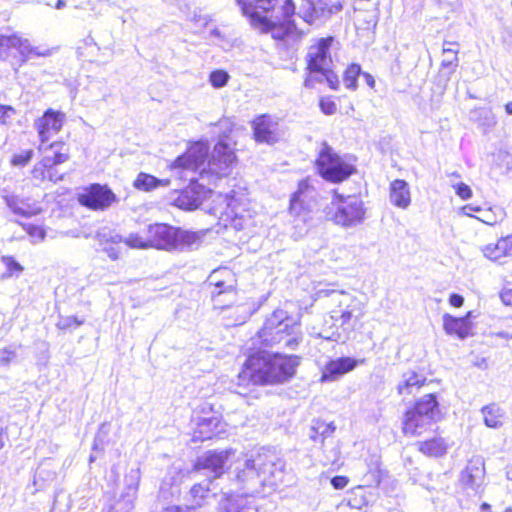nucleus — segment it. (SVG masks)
<instances>
[{
  "mask_svg": "<svg viewBox=\"0 0 512 512\" xmlns=\"http://www.w3.org/2000/svg\"><path fill=\"white\" fill-rule=\"evenodd\" d=\"M242 15L252 29L271 34L276 40L294 43L302 37L292 20L295 14L293 0H236Z\"/></svg>",
  "mask_w": 512,
  "mask_h": 512,
  "instance_id": "1",
  "label": "nucleus"
},
{
  "mask_svg": "<svg viewBox=\"0 0 512 512\" xmlns=\"http://www.w3.org/2000/svg\"><path fill=\"white\" fill-rule=\"evenodd\" d=\"M209 146L206 142L192 144L186 152L171 164V170H183L186 174H198L199 179L208 184L227 176L235 161L233 150L225 143H217L208 158Z\"/></svg>",
  "mask_w": 512,
  "mask_h": 512,
  "instance_id": "2",
  "label": "nucleus"
},
{
  "mask_svg": "<svg viewBox=\"0 0 512 512\" xmlns=\"http://www.w3.org/2000/svg\"><path fill=\"white\" fill-rule=\"evenodd\" d=\"M253 341L265 347L278 345L293 351L302 341L300 325L285 310L277 309L265 319Z\"/></svg>",
  "mask_w": 512,
  "mask_h": 512,
  "instance_id": "3",
  "label": "nucleus"
},
{
  "mask_svg": "<svg viewBox=\"0 0 512 512\" xmlns=\"http://www.w3.org/2000/svg\"><path fill=\"white\" fill-rule=\"evenodd\" d=\"M318 298H327L332 325L343 331L354 329L355 323L364 315V303L353 293L345 290L320 289Z\"/></svg>",
  "mask_w": 512,
  "mask_h": 512,
  "instance_id": "4",
  "label": "nucleus"
},
{
  "mask_svg": "<svg viewBox=\"0 0 512 512\" xmlns=\"http://www.w3.org/2000/svg\"><path fill=\"white\" fill-rule=\"evenodd\" d=\"M175 233L176 228L167 224L156 223L146 226L140 232L129 234L125 239L119 234L111 235L109 238H106V235L103 234L102 237L112 244L124 242L130 248L135 249L157 248L173 250V246H175Z\"/></svg>",
  "mask_w": 512,
  "mask_h": 512,
  "instance_id": "5",
  "label": "nucleus"
},
{
  "mask_svg": "<svg viewBox=\"0 0 512 512\" xmlns=\"http://www.w3.org/2000/svg\"><path fill=\"white\" fill-rule=\"evenodd\" d=\"M439 418L436 397L427 394L406 412L403 421V432L406 435L419 436L427 431Z\"/></svg>",
  "mask_w": 512,
  "mask_h": 512,
  "instance_id": "6",
  "label": "nucleus"
},
{
  "mask_svg": "<svg viewBox=\"0 0 512 512\" xmlns=\"http://www.w3.org/2000/svg\"><path fill=\"white\" fill-rule=\"evenodd\" d=\"M328 209L329 219L343 228L356 227L365 219L364 202L357 195L344 196L335 193Z\"/></svg>",
  "mask_w": 512,
  "mask_h": 512,
  "instance_id": "7",
  "label": "nucleus"
},
{
  "mask_svg": "<svg viewBox=\"0 0 512 512\" xmlns=\"http://www.w3.org/2000/svg\"><path fill=\"white\" fill-rule=\"evenodd\" d=\"M319 174L327 181L342 182L354 171V168L343 161L327 144L323 143L316 160Z\"/></svg>",
  "mask_w": 512,
  "mask_h": 512,
  "instance_id": "8",
  "label": "nucleus"
},
{
  "mask_svg": "<svg viewBox=\"0 0 512 512\" xmlns=\"http://www.w3.org/2000/svg\"><path fill=\"white\" fill-rule=\"evenodd\" d=\"M177 177L189 181L190 184L175 198L174 203L177 207L184 210H194L209 196L212 197L214 192L206 189L204 183H198L199 177L196 174H186L183 170H172Z\"/></svg>",
  "mask_w": 512,
  "mask_h": 512,
  "instance_id": "9",
  "label": "nucleus"
},
{
  "mask_svg": "<svg viewBox=\"0 0 512 512\" xmlns=\"http://www.w3.org/2000/svg\"><path fill=\"white\" fill-rule=\"evenodd\" d=\"M272 354L262 351L248 357L243 365L242 371L238 374V385L269 384L268 378L271 369Z\"/></svg>",
  "mask_w": 512,
  "mask_h": 512,
  "instance_id": "10",
  "label": "nucleus"
},
{
  "mask_svg": "<svg viewBox=\"0 0 512 512\" xmlns=\"http://www.w3.org/2000/svg\"><path fill=\"white\" fill-rule=\"evenodd\" d=\"M235 477L237 484L246 496L260 493L263 488L260 472L256 465V454L245 455L236 462Z\"/></svg>",
  "mask_w": 512,
  "mask_h": 512,
  "instance_id": "11",
  "label": "nucleus"
},
{
  "mask_svg": "<svg viewBox=\"0 0 512 512\" xmlns=\"http://www.w3.org/2000/svg\"><path fill=\"white\" fill-rule=\"evenodd\" d=\"M117 201V196L107 185L91 184L78 194V202L94 211H104Z\"/></svg>",
  "mask_w": 512,
  "mask_h": 512,
  "instance_id": "12",
  "label": "nucleus"
},
{
  "mask_svg": "<svg viewBox=\"0 0 512 512\" xmlns=\"http://www.w3.org/2000/svg\"><path fill=\"white\" fill-rule=\"evenodd\" d=\"M256 465L263 487H274L283 481L284 463L275 454L263 450L256 454Z\"/></svg>",
  "mask_w": 512,
  "mask_h": 512,
  "instance_id": "13",
  "label": "nucleus"
},
{
  "mask_svg": "<svg viewBox=\"0 0 512 512\" xmlns=\"http://www.w3.org/2000/svg\"><path fill=\"white\" fill-rule=\"evenodd\" d=\"M333 37L320 38L315 44L311 45L306 55L307 69L309 76H314L322 71H327L333 66L330 48Z\"/></svg>",
  "mask_w": 512,
  "mask_h": 512,
  "instance_id": "14",
  "label": "nucleus"
},
{
  "mask_svg": "<svg viewBox=\"0 0 512 512\" xmlns=\"http://www.w3.org/2000/svg\"><path fill=\"white\" fill-rule=\"evenodd\" d=\"M9 49H16L22 57V62H26L33 56L47 57L52 54L51 49L32 46L28 39L17 34L0 35V53Z\"/></svg>",
  "mask_w": 512,
  "mask_h": 512,
  "instance_id": "15",
  "label": "nucleus"
},
{
  "mask_svg": "<svg viewBox=\"0 0 512 512\" xmlns=\"http://www.w3.org/2000/svg\"><path fill=\"white\" fill-rule=\"evenodd\" d=\"M304 11L302 18L305 22L312 24L316 20H326L334 13L343 8L344 0H304Z\"/></svg>",
  "mask_w": 512,
  "mask_h": 512,
  "instance_id": "16",
  "label": "nucleus"
},
{
  "mask_svg": "<svg viewBox=\"0 0 512 512\" xmlns=\"http://www.w3.org/2000/svg\"><path fill=\"white\" fill-rule=\"evenodd\" d=\"M235 454L232 449L222 451H208L202 456L198 457L194 464V471L198 472L201 470L212 473V478L220 477L224 472V467L229 458Z\"/></svg>",
  "mask_w": 512,
  "mask_h": 512,
  "instance_id": "17",
  "label": "nucleus"
},
{
  "mask_svg": "<svg viewBox=\"0 0 512 512\" xmlns=\"http://www.w3.org/2000/svg\"><path fill=\"white\" fill-rule=\"evenodd\" d=\"M299 361L296 356H288L282 353H274L271 358V369L268 378L269 384L282 383L291 378Z\"/></svg>",
  "mask_w": 512,
  "mask_h": 512,
  "instance_id": "18",
  "label": "nucleus"
},
{
  "mask_svg": "<svg viewBox=\"0 0 512 512\" xmlns=\"http://www.w3.org/2000/svg\"><path fill=\"white\" fill-rule=\"evenodd\" d=\"M254 138L259 143L274 144L278 142L283 133L277 120L268 115L257 117L253 123Z\"/></svg>",
  "mask_w": 512,
  "mask_h": 512,
  "instance_id": "19",
  "label": "nucleus"
},
{
  "mask_svg": "<svg viewBox=\"0 0 512 512\" xmlns=\"http://www.w3.org/2000/svg\"><path fill=\"white\" fill-rule=\"evenodd\" d=\"M485 477L484 462L481 457H474L461 472L460 482L464 489L478 493Z\"/></svg>",
  "mask_w": 512,
  "mask_h": 512,
  "instance_id": "20",
  "label": "nucleus"
},
{
  "mask_svg": "<svg viewBox=\"0 0 512 512\" xmlns=\"http://www.w3.org/2000/svg\"><path fill=\"white\" fill-rule=\"evenodd\" d=\"M64 120L65 114L62 112L53 109L45 111L43 116L35 123L41 144H45L54 134L61 130Z\"/></svg>",
  "mask_w": 512,
  "mask_h": 512,
  "instance_id": "21",
  "label": "nucleus"
},
{
  "mask_svg": "<svg viewBox=\"0 0 512 512\" xmlns=\"http://www.w3.org/2000/svg\"><path fill=\"white\" fill-rule=\"evenodd\" d=\"M222 431L220 416L216 413H206L199 417L196 422L194 438L199 441H205L218 436Z\"/></svg>",
  "mask_w": 512,
  "mask_h": 512,
  "instance_id": "22",
  "label": "nucleus"
},
{
  "mask_svg": "<svg viewBox=\"0 0 512 512\" xmlns=\"http://www.w3.org/2000/svg\"><path fill=\"white\" fill-rule=\"evenodd\" d=\"M356 366L357 361L350 357L332 360L325 366L320 380L321 382L335 381L342 375L352 371Z\"/></svg>",
  "mask_w": 512,
  "mask_h": 512,
  "instance_id": "23",
  "label": "nucleus"
},
{
  "mask_svg": "<svg viewBox=\"0 0 512 512\" xmlns=\"http://www.w3.org/2000/svg\"><path fill=\"white\" fill-rule=\"evenodd\" d=\"M220 314L224 325L231 327L244 324L250 318L252 309L246 303L235 306H222L220 307Z\"/></svg>",
  "mask_w": 512,
  "mask_h": 512,
  "instance_id": "24",
  "label": "nucleus"
},
{
  "mask_svg": "<svg viewBox=\"0 0 512 512\" xmlns=\"http://www.w3.org/2000/svg\"><path fill=\"white\" fill-rule=\"evenodd\" d=\"M472 313L468 312L465 317H453L450 314L443 315V328L448 335H456L464 339L470 335L472 325L469 321Z\"/></svg>",
  "mask_w": 512,
  "mask_h": 512,
  "instance_id": "25",
  "label": "nucleus"
},
{
  "mask_svg": "<svg viewBox=\"0 0 512 512\" xmlns=\"http://www.w3.org/2000/svg\"><path fill=\"white\" fill-rule=\"evenodd\" d=\"M315 188L310 178L301 180L298 184L297 191L292 195L290 200V211L299 215L303 209L306 208V200L313 198Z\"/></svg>",
  "mask_w": 512,
  "mask_h": 512,
  "instance_id": "26",
  "label": "nucleus"
},
{
  "mask_svg": "<svg viewBox=\"0 0 512 512\" xmlns=\"http://www.w3.org/2000/svg\"><path fill=\"white\" fill-rule=\"evenodd\" d=\"M39 151L47 153L48 151L53 152V157L45 155L39 165L43 168H53L55 165L66 162L69 159V155L66 152L64 143L54 142L49 146L45 147L44 144L39 146Z\"/></svg>",
  "mask_w": 512,
  "mask_h": 512,
  "instance_id": "27",
  "label": "nucleus"
},
{
  "mask_svg": "<svg viewBox=\"0 0 512 512\" xmlns=\"http://www.w3.org/2000/svg\"><path fill=\"white\" fill-rule=\"evenodd\" d=\"M209 484L210 482H207L205 484L197 483L193 485L189 492L190 505L186 506L185 508L191 509V512H195L196 509L204 507L207 504H210V502L214 499L215 495L211 493Z\"/></svg>",
  "mask_w": 512,
  "mask_h": 512,
  "instance_id": "28",
  "label": "nucleus"
},
{
  "mask_svg": "<svg viewBox=\"0 0 512 512\" xmlns=\"http://www.w3.org/2000/svg\"><path fill=\"white\" fill-rule=\"evenodd\" d=\"M483 255L489 260H499L512 256V236L500 238L496 243L487 244L481 248Z\"/></svg>",
  "mask_w": 512,
  "mask_h": 512,
  "instance_id": "29",
  "label": "nucleus"
},
{
  "mask_svg": "<svg viewBox=\"0 0 512 512\" xmlns=\"http://www.w3.org/2000/svg\"><path fill=\"white\" fill-rule=\"evenodd\" d=\"M389 197L393 205L401 209H406L411 203L408 183L402 179H396L391 182Z\"/></svg>",
  "mask_w": 512,
  "mask_h": 512,
  "instance_id": "30",
  "label": "nucleus"
},
{
  "mask_svg": "<svg viewBox=\"0 0 512 512\" xmlns=\"http://www.w3.org/2000/svg\"><path fill=\"white\" fill-rule=\"evenodd\" d=\"M209 283L210 285H214L217 291L213 293L220 296L223 292L232 290L235 285V279L232 271L228 268H219L214 270L209 275Z\"/></svg>",
  "mask_w": 512,
  "mask_h": 512,
  "instance_id": "31",
  "label": "nucleus"
},
{
  "mask_svg": "<svg viewBox=\"0 0 512 512\" xmlns=\"http://www.w3.org/2000/svg\"><path fill=\"white\" fill-rule=\"evenodd\" d=\"M220 509L224 510V512H258L252 500L244 493L241 495H230L225 500L220 501Z\"/></svg>",
  "mask_w": 512,
  "mask_h": 512,
  "instance_id": "32",
  "label": "nucleus"
},
{
  "mask_svg": "<svg viewBox=\"0 0 512 512\" xmlns=\"http://www.w3.org/2000/svg\"><path fill=\"white\" fill-rule=\"evenodd\" d=\"M140 479V468L131 469L125 476V489L122 495V501L125 502L127 512L133 508V502L136 499Z\"/></svg>",
  "mask_w": 512,
  "mask_h": 512,
  "instance_id": "33",
  "label": "nucleus"
},
{
  "mask_svg": "<svg viewBox=\"0 0 512 512\" xmlns=\"http://www.w3.org/2000/svg\"><path fill=\"white\" fill-rule=\"evenodd\" d=\"M4 200L14 214L22 217L35 216L41 212V208L37 203H30L18 196H4Z\"/></svg>",
  "mask_w": 512,
  "mask_h": 512,
  "instance_id": "34",
  "label": "nucleus"
},
{
  "mask_svg": "<svg viewBox=\"0 0 512 512\" xmlns=\"http://www.w3.org/2000/svg\"><path fill=\"white\" fill-rule=\"evenodd\" d=\"M426 378L414 371H408L403 374L402 381L399 383L397 389L399 394H412L424 385Z\"/></svg>",
  "mask_w": 512,
  "mask_h": 512,
  "instance_id": "35",
  "label": "nucleus"
},
{
  "mask_svg": "<svg viewBox=\"0 0 512 512\" xmlns=\"http://www.w3.org/2000/svg\"><path fill=\"white\" fill-rule=\"evenodd\" d=\"M353 19L357 30L372 31L379 20V10L354 12Z\"/></svg>",
  "mask_w": 512,
  "mask_h": 512,
  "instance_id": "36",
  "label": "nucleus"
},
{
  "mask_svg": "<svg viewBox=\"0 0 512 512\" xmlns=\"http://www.w3.org/2000/svg\"><path fill=\"white\" fill-rule=\"evenodd\" d=\"M200 240L201 237L196 232L176 229L175 246H173V250L193 249L199 245Z\"/></svg>",
  "mask_w": 512,
  "mask_h": 512,
  "instance_id": "37",
  "label": "nucleus"
},
{
  "mask_svg": "<svg viewBox=\"0 0 512 512\" xmlns=\"http://www.w3.org/2000/svg\"><path fill=\"white\" fill-rule=\"evenodd\" d=\"M447 443L443 438H433L419 443V450L428 456H443L447 451Z\"/></svg>",
  "mask_w": 512,
  "mask_h": 512,
  "instance_id": "38",
  "label": "nucleus"
},
{
  "mask_svg": "<svg viewBox=\"0 0 512 512\" xmlns=\"http://www.w3.org/2000/svg\"><path fill=\"white\" fill-rule=\"evenodd\" d=\"M484 423L489 428H498L502 426L504 411L496 404H490L482 408Z\"/></svg>",
  "mask_w": 512,
  "mask_h": 512,
  "instance_id": "39",
  "label": "nucleus"
},
{
  "mask_svg": "<svg viewBox=\"0 0 512 512\" xmlns=\"http://www.w3.org/2000/svg\"><path fill=\"white\" fill-rule=\"evenodd\" d=\"M323 82L326 81L329 87L333 90H337L339 87V79L336 73H334L332 67L328 68L327 71H322L315 76H308L305 79V86L311 87L313 81Z\"/></svg>",
  "mask_w": 512,
  "mask_h": 512,
  "instance_id": "40",
  "label": "nucleus"
},
{
  "mask_svg": "<svg viewBox=\"0 0 512 512\" xmlns=\"http://www.w3.org/2000/svg\"><path fill=\"white\" fill-rule=\"evenodd\" d=\"M168 183V180H159L150 174L140 173L134 182V186L139 190L150 191L159 185L166 186Z\"/></svg>",
  "mask_w": 512,
  "mask_h": 512,
  "instance_id": "41",
  "label": "nucleus"
},
{
  "mask_svg": "<svg viewBox=\"0 0 512 512\" xmlns=\"http://www.w3.org/2000/svg\"><path fill=\"white\" fill-rule=\"evenodd\" d=\"M361 73V67L358 64H351L344 72L343 81L346 88L355 90L357 88V78Z\"/></svg>",
  "mask_w": 512,
  "mask_h": 512,
  "instance_id": "42",
  "label": "nucleus"
},
{
  "mask_svg": "<svg viewBox=\"0 0 512 512\" xmlns=\"http://www.w3.org/2000/svg\"><path fill=\"white\" fill-rule=\"evenodd\" d=\"M452 45L457 46L458 44L454 43V42H448V41L444 42L443 53L444 54L451 53L453 56H452V58L444 59L441 63V66L443 68H451V72H454L456 67L458 66V57H457L458 50L451 48L450 46H452Z\"/></svg>",
  "mask_w": 512,
  "mask_h": 512,
  "instance_id": "43",
  "label": "nucleus"
},
{
  "mask_svg": "<svg viewBox=\"0 0 512 512\" xmlns=\"http://www.w3.org/2000/svg\"><path fill=\"white\" fill-rule=\"evenodd\" d=\"M229 80V74L224 70H215L210 73L209 81L214 88L224 87Z\"/></svg>",
  "mask_w": 512,
  "mask_h": 512,
  "instance_id": "44",
  "label": "nucleus"
},
{
  "mask_svg": "<svg viewBox=\"0 0 512 512\" xmlns=\"http://www.w3.org/2000/svg\"><path fill=\"white\" fill-rule=\"evenodd\" d=\"M35 177H41L42 179L48 178L52 182H57L63 179L62 175H56L53 168H43L39 164L34 168Z\"/></svg>",
  "mask_w": 512,
  "mask_h": 512,
  "instance_id": "45",
  "label": "nucleus"
},
{
  "mask_svg": "<svg viewBox=\"0 0 512 512\" xmlns=\"http://www.w3.org/2000/svg\"><path fill=\"white\" fill-rule=\"evenodd\" d=\"M25 230H26L27 234L32 238L33 243H37V242L43 241L45 239L46 232L40 226L29 224V225L25 226Z\"/></svg>",
  "mask_w": 512,
  "mask_h": 512,
  "instance_id": "46",
  "label": "nucleus"
},
{
  "mask_svg": "<svg viewBox=\"0 0 512 512\" xmlns=\"http://www.w3.org/2000/svg\"><path fill=\"white\" fill-rule=\"evenodd\" d=\"M379 10V3L375 0H355L354 12H361L366 10Z\"/></svg>",
  "mask_w": 512,
  "mask_h": 512,
  "instance_id": "47",
  "label": "nucleus"
},
{
  "mask_svg": "<svg viewBox=\"0 0 512 512\" xmlns=\"http://www.w3.org/2000/svg\"><path fill=\"white\" fill-rule=\"evenodd\" d=\"M109 425L107 423L101 424L99 427L98 433L94 439L93 450H102V445L104 442V437L108 434Z\"/></svg>",
  "mask_w": 512,
  "mask_h": 512,
  "instance_id": "48",
  "label": "nucleus"
},
{
  "mask_svg": "<svg viewBox=\"0 0 512 512\" xmlns=\"http://www.w3.org/2000/svg\"><path fill=\"white\" fill-rule=\"evenodd\" d=\"M33 151L27 150L13 157L12 163L16 166H25L32 158Z\"/></svg>",
  "mask_w": 512,
  "mask_h": 512,
  "instance_id": "49",
  "label": "nucleus"
},
{
  "mask_svg": "<svg viewBox=\"0 0 512 512\" xmlns=\"http://www.w3.org/2000/svg\"><path fill=\"white\" fill-rule=\"evenodd\" d=\"M321 111L326 115H333L337 111V106L334 101L330 99H321L320 101Z\"/></svg>",
  "mask_w": 512,
  "mask_h": 512,
  "instance_id": "50",
  "label": "nucleus"
},
{
  "mask_svg": "<svg viewBox=\"0 0 512 512\" xmlns=\"http://www.w3.org/2000/svg\"><path fill=\"white\" fill-rule=\"evenodd\" d=\"M456 194L463 200L470 199L472 197L471 188L465 183H459L454 186Z\"/></svg>",
  "mask_w": 512,
  "mask_h": 512,
  "instance_id": "51",
  "label": "nucleus"
},
{
  "mask_svg": "<svg viewBox=\"0 0 512 512\" xmlns=\"http://www.w3.org/2000/svg\"><path fill=\"white\" fill-rule=\"evenodd\" d=\"M15 114V109L12 106L0 104V123L4 124Z\"/></svg>",
  "mask_w": 512,
  "mask_h": 512,
  "instance_id": "52",
  "label": "nucleus"
},
{
  "mask_svg": "<svg viewBox=\"0 0 512 512\" xmlns=\"http://www.w3.org/2000/svg\"><path fill=\"white\" fill-rule=\"evenodd\" d=\"M82 323H83V321L78 320L76 317H67L65 319L60 320V322L58 323V326L61 329H66L73 325L75 327H78V326L82 325Z\"/></svg>",
  "mask_w": 512,
  "mask_h": 512,
  "instance_id": "53",
  "label": "nucleus"
},
{
  "mask_svg": "<svg viewBox=\"0 0 512 512\" xmlns=\"http://www.w3.org/2000/svg\"><path fill=\"white\" fill-rule=\"evenodd\" d=\"M216 197L219 202V207L215 208L216 210L222 211L223 209L229 208L231 206L232 198L228 194H217Z\"/></svg>",
  "mask_w": 512,
  "mask_h": 512,
  "instance_id": "54",
  "label": "nucleus"
},
{
  "mask_svg": "<svg viewBox=\"0 0 512 512\" xmlns=\"http://www.w3.org/2000/svg\"><path fill=\"white\" fill-rule=\"evenodd\" d=\"M331 484L335 489H343L348 484V478L345 476H335L332 478Z\"/></svg>",
  "mask_w": 512,
  "mask_h": 512,
  "instance_id": "55",
  "label": "nucleus"
},
{
  "mask_svg": "<svg viewBox=\"0 0 512 512\" xmlns=\"http://www.w3.org/2000/svg\"><path fill=\"white\" fill-rule=\"evenodd\" d=\"M3 260L6 263L9 271L21 272L23 270V267L18 262H16L12 257H4Z\"/></svg>",
  "mask_w": 512,
  "mask_h": 512,
  "instance_id": "56",
  "label": "nucleus"
},
{
  "mask_svg": "<svg viewBox=\"0 0 512 512\" xmlns=\"http://www.w3.org/2000/svg\"><path fill=\"white\" fill-rule=\"evenodd\" d=\"M103 250L107 253L108 257L112 260H117L120 255V249L111 245H105Z\"/></svg>",
  "mask_w": 512,
  "mask_h": 512,
  "instance_id": "57",
  "label": "nucleus"
},
{
  "mask_svg": "<svg viewBox=\"0 0 512 512\" xmlns=\"http://www.w3.org/2000/svg\"><path fill=\"white\" fill-rule=\"evenodd\" d=\"M502 302L507 306H512V289H504L500 293Z\"/></svg>",
  "mask_w": 512,
  "mask_h": 512,
  "instance_id": "58",
  "label": "nucleus"
},
{
  "mask_svg": "<svg viewBox=\"0 0 512 512\" xmlns=\"http://www.w3.org/2000/svg\"><path fill=\"white\" fill-rule=\"evenodd\" d=\"M450 305L454 307H461L464 303V298L459 294H451L449 297Z\"/></svg>",
  "mask_w": 512,
  "mask_h": 512,
  "instance_id": "59",
  "label": "nucleus"
},
{
  "mask_svg": "<svg viewBox=\"0 0 512 512\" xmlns=\"http://www.w3.org/2000/svg\"><path fill=\"white\" fill-rule=\"evenodd\" d=\"M321 337L331 341H341L342 334L339 331H332L331 333L321 334Z\"/></svg>",
  "mask_w": 512,
  "mask_h": 512,
  "instance_id": "60",
  "label": "nucleus"
},
{
  "mask_svg": "<svg viewBox=\"0 0 512 512\" xmlns=\"http://www.w3.org/2000/svg\"><path fill=\"white\" fill-rule=\"evenodd\" d=\"M363 77L365 79L366 84L369 87L374 88V86H375V79H374V77L371 74H369V73H364Z\"/></svg>",
  "mask_w": 512,
  "mask_h": 512,
  "instance_id": "61",
  "label": "nucleus"
},
{
  "mask_svg": "<svg viewBox=\"0 0 512 512\" xmlns=\"http://www.w3.org/2000/svg\"><path fill=\"white\" fill-rule=\"evenodd\" d=\"M14 356L12 352L3 351V355L1 356L2 362H8L10 360V357Z\"/></svg>",
  "mask_w": 512,
  "mask_h": 512,
  "instance_id": "62",
  "label": "nucleus"
},
{
  "mask_svg": "<svg viewBox=\"0 0 512 512\" xmlns=\"http://www.w3.org/2000/svg\"><path fill=\"white\" fill-rule=\"evenodd\" d=\"M472 209H474V206L472 205H466L462 208V212L464 215H467V216H472L471 212H472Z\"/></svg>",
  "mask_w": 512,
  "mask_h": 512,
  "instance_id": "63",
  "label": "nucleus"
},
{
  "mask_svg": "<svg viewBox=\"0 0 512 512\" xmlns=\"http://www.w3.org/2000/svg\"><path fill=\"white\" fill-rule=\"evenodd\" d=\"M44 469L43 468H39L36 472V475H35V480H34V483L37 484L38 480L39 479H43V474H44Z\"/></svg>",
  "mask_w": 512,
  "mask_h": 512,
  "instance_id": "64",
  "label": "nucleus"
}]
</instances>
